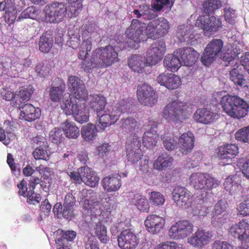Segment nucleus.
I'll return each mask as SVG.
<instances>
[{
  "mask_svg": "<svg viewBox=\"0 0 249 249\" xmlns=\"http://www.w3.org/2000/svg\"><path fill=\"white\" fill-rule=\"evenodd\" d=\"M220 117L219 114L207 108L196 109L194 114V120L198 123L209 124L215 122Z\"/></svg>",
  "mask_w": 249,
  "mask_h": 249,
  "instance_id": "obj_18",
  "label": "nucleus"
},
{
  "mask_svg": "<svg viewBox=\"0 0 249 249\" xmlns=\"http://www.w3.org/2000/svg\"><path fill=\"white\" fill-rule=\"evenodd\" d=\"M36 11L35 8L33 6L27 7L18 16L17 20L18 21H21L22 19L24 18H32L33 19L35 17Z\"/></svg>",
  "mask_w": 249,
  "mask_h": 249,
  "instance_id": "obj_59",
  "label": "nucleus"
},
{
  "mask_svg": "<svg viewBox=\"0 0 249 249\" xmlns=\"http://www.w3.org/2000/svg\"><path fill=\"white\" fill-rule=\"evenodd\" d=\"M202 6L204 12L210 14L216 10L220 9L222 5L220 0H208L203 2Z\"/></svg>",
  "mask_w": 249,
  "mask_h": 249,
  "instance_id": "obj_46",
  "label": "nucleus"
},
{
  "mask_svg": "<svg viewBox=\"0 0 249 249\" xmlns=\"http://www.w3.org/2000/svg\"><path fill=\"white\" fill-rule=\"evenodd\" d=\"M1 11L5 12L4 17L8 22L15 20V7L11 0L1 2Z\"/></svg>",
  "mask_w": 249,
  "mask_h": 249,
  "instance_id": "obj_43",
  "label": "nucleus"
},
{
  "mask_svg": "<svg viewBox=\"0 0 249 249\" xmlns=\"http://www.w3.org/2000/svg\"><path fill=\"white\" fill-rule=\"evenodd\" d=\"M33 155L36 160H43L46 161L49 160L47 151L41 147L36 148L33 153Z\"/></svg>",
  "mask_w": 249,
  "mask_h": 249,
  "instance_id": "obj_62",
  "label": "nucleus"
},
{
  "mask_svg": "<svg viewBox=\"0 0 249 249\" xmlns=\"http://www.w3.org/2000/svg\"><path fill=\"white\" fill-rule=\"evenodd\" d=\"M249 127L246 126L238 130L235 134L236 140L244 143H249Z\"/></svg>",
  "mask_w": 249,
  "mask_h": 249,
  "instance_id": "obj_55",
  "label": "nucleus"
},
{
  "mask_svg": "<svg viewBox=\"0 0 249 249\" xmlns=\"http://www.w3.org/2000/svg\"><path fill=\"white\" fill-rule=\"evenodd\" d=\"M82 0H67L65 4L66 12L69 18L77 17L82 10Z\"/></svg>",
  "mask_w": 249,
  "mask_h": 249,
  "instance_id": "obj_32",
  "label": "nucleus"
},
{
  "mask_svg": "<svg viewBox=\"0 0 249 249\" xmlns=\"http://www.w3.org/2000/svg\"><path fill=\"white\" fill-rule=\"evenodd\" d=\"M65 136L69 139H76L79 135V128L73 122L66 121L63 126Z\"/></svg>",
  "mask_w": 249,
  "mask_h": 249,
  "instance_id": "obj_41",
  "label": "nucleus"
},
{
  "mask_svg": "<svg viewBox=\"0 0 249 249\" xmlns=\"http://www.w3.org/2000/svg\"><path fill=\"white\" fill-rule=\"evenodd\" d=\"M70 38L67 42V45L73 49H77L81 42L80 35L78 33H74L69 35Z\"/></svg>",
  "mask_w": 249,
  "mask_h": 249,
  "instance_id": "obj_58",
  "label": "nucleus"
},
{
  "mask_svg": "<svg viewBox=\"0 0 249 249\" xmlns=\"http://www.w3.org/2000/svg\"><path fill=\"white\" fill-rule=\"evenodd\" d=\"M166 50L165 43L159 40L153 43L147 51L145 63L149 66H154L163 58Z\"/></svg>",
  "mask_w": 249,
  "mask_h": 249,
  "instance_id": "obj_13",
  "label": "nucleus"
},
{
  "mask_svg": "<svg viewBox=\"0 0 249 249\" xmlns=\"http://www.w3.org/2000/svg\"><path fill=\"white\" fill-rule=\"evenodd\" d=\"M68 88L70 92L77 101H86L88 98V91L82 80L78 77L71 75L68 78Z\"/></svg>",
  "mask_w": 249,
  "mask_h": 249,
  "instance_id": "obj_12",
  "label": "nucleus"
},
{
  "mask_svg": "<svg viewBox=\"0 0 249 249\" xmlns=\"http://www.w3.org/2000/svg\"><path fill=\"white\" fill-rule=\"evenodd\" d=\"M119 61L116 47L108 45L99 47L92 53L89 61L83 60L80 67L84 71L90 72L94 68H105Z\"/></svg>",
  "mask_w": 249,
  "mask_h": 249,
  "instance_id": "obj_1",
  "label": "nucleus"
},
{
  "mask_svg": "<svg viewBox=\"0 0 249 249\" xmlns=\"http://www.w3.org/2000/svg\"><path fill=\"white\" fill-rule=\"evenodd\" d=\"M224 186L225 190L231 195L238 194L242 192L243 187L240 183L236 181L234 177H228L224 181Z\"/></svg>",
  "mask_w": 249,
  "mask_h": 249,
  "instance_id": "obj_33",
  "label": "nucleus"
},
{
  "mask_svg": "<svg viewBox=\"0 0 249 249\" xmlns=\"http://www.w3.org/2000/svg\"><path fill=\"white\" fill-rule=\"evenodd\" d=\"M77 107L72 114L75 120L80 124L87 122L89 120V112L86 110L85 104L81 102Z\"/></svg>",
  "mask_w": 249,
  "mask_h": 249,
  "instance_id": "obj_38",
  "label": "nucleus"
},
{
  "mask_svg": "<svg viewBox=\"0 0 249 249\" xmlns=\"http://www.w3.org/2000/svg\"><path fill=\"white\" fill-rule=\"evenodd\" d=\"M223 111L234 119H240L245 117L249 110V104L243 99L236 95L227 94L220 100Z\"/></svg>",
  "mask_w": 249,
  "mask_h": 249,
  "instance_id": "obj_2",
  "label": "nucleus"
},
{
  "mask_svg": "<svg viewBox=\"0 0 249 249\" xmlns=\"http://www.w3.org/2000/svg\"><path fill=\"white\" fill-rule=\"evenodd\" d=\"M162 113L168 121L182 122L188 118L189 107L184 102L174 101L165 106Z\"/></svg>",
  "mask_w": 249,
  "mask_h": 249,
  "instance_id": "obj_4",
  "label": "nucleus"
},
{
  "mask_svg": "<svg viewBox=\"0 0 249 249\" xmlns=\"http://www.w3.org/2000/svg\"><path fill=\"white\" fill-rule=\"evenodd\" d=\"M53 36L47 32L43 33L39 41V50L44 53H48L53 45Z\"/></svg>",
  "mask_w": 249,
  "mask_h": 249,
  "instance_id": "obj_35",
  "label": "nucleus"
},
{
  "mask_svg": "<svg viewBox=\"0 0 249 249\" xmlns=\"http://www.w3.org/2000/svg\"><path fill=\"white\" fill-rule=\"evenodd\" d=\"M230 233L241 242L239 249H249V224L242 220L233 224L229 230Z\"/></svg>",
  "mask_w": 249,
  "mask_h": 249,
  "instance_id": "obj_10",
  "label": "nucleus"
},
{
  "mask_svg": "<svg viewBox=\"0 0 249 249\" xmlns=\"http://www.w3.org/2000/svg\"><path fill=\"white\" fill-rule=\"evenodd\" d=\"M93 193L91 190H83L82 191V197L81 198L80 203L85 209L89 210L90 208L92 200L89 196Z\"/></svg>",
  "mask_w": 249,
  "mask_h": 249,
  "instance_id": "obj_53",
  "label": "nucleus"
},
{
  "mask_svg": "<svg viewBox=\"0 0 249 249\" xmlns=\"http://www.w3.org/2000/svg\"><path fill=\"white\" fill-rule=\"evenodd\" d=\"M206 33H214L222 28V24L220 18L214 16H208Z\"/></svg>",
  "mask_w": 249,
  "mask_h": 249,
  "instance_id": "obj_45",
  "label": "nucleus"
},
{
  "mask_svg": "<svg viewBox=\"0 0 249 249\" xmlns=\"http://www.w3.org/2000/svg\"><path fill=\"white\" fill-rule=\"evenodd\" d=\"M226 204L222 200L218 201L214 205L212 213V222L214 225H223L226 222L228 213L226 212Z\"/></svg>",
  "mask_w": 249,
  "mask_h": 249,
  "instance_id": "obj_20",
  "label": "nucleus"
},
{
  "mask_svg": "<svg viewBox=\"0 0 249 249\" xmlns=\"http://www.w3.org/2000/svg\"><path fill=\"white\" fill-rule=\"evenodd\" d=\"M65 4L54 2L47 4L44 8L45 20L47 22L57 23L64 19L67 14Z\"/></svg>",
  "mask_w": 249,
  "mask_h": 249,
  "instance_id": "obj_6",
  "label": "nucleus"
},
{
  "mask_svg": "<svg viewBox=\"0 0 249 249\" xmlns=\"http://www.w3.org/2000/svg\"><path fill=\"white\" fill-rule=\"evenodd\" d=\"M212 234L209 231L198 229L196 232L188 238L187 242L194 248L202 249L211 241Z\"/></svg>",
  "mask_w": 249,
  "mask_h": 249,
  "instance_id": "obj_16",
  "label": "nucleus"
},
{
  "mask_svg": "<svg viewBox=\"0 0 249 249\" xmlns=\"http://www.w3.org/2000/svg\"><path fill=\"white\" fill-rule=\"evenodd\" d=\"M118 246L121 249H135L139 243V239L131 230L123 231L118 235Z\"/></svg>",
  "mask_w": 249,
  "mask_h": 249,
  "instance_id": "obj_14",
  "label": "nucleus"
},
{
  "mask_svg": "<svg viewBox=\"0 0 249 249\" xmlns=\"http://www.w3.org/2000/svg\"><path fill=\"white\" fill-rule=\"evenodd\" d=\"M172 194L174 202L179 207H188L192 202L193 196L191 192L184 187L179 186L175 187Z\"/></svg>",
  "mask_w": 249,
  "mask_h": 249,
  "instance_id": "obj_17",
  "label": "nucleus"
},
{
  "mask_svg": "<svg viewBox=\"0 0 249 249\" xmlns=\"http://www.w3.org/2000/svg\"><path fill=\"white\" fill-rule=\"evenodd\" d=\"M238 214L243 216H249V199L240 203L237 207Z\"/></svg>",
  "mask_w": 249,
  "mask_h": 249,
  "instance_id": "obj_63",
  "label": "nucleus"
},
{
  "mask_svg": "<svg viewBox=\"0 0 249 249\" xmlns=\"http://www.w3.org/2000/svg\"><path fill=\"white\" fill-rule=\"evenodd\" d=\"M209 15L199 16L196 20L195 25L198 29L202 30L206 33Z\"/></svg>",
  "mask_w": 249,
  "mask_h": 249,
  "instance_id": "obj_60",
  "label": "nucleus"
},
{
  "mask_svg": "<svg viewBox=\"0 0 249 249\" xmlns=\"http://www.w3.org/2000/svg\"><path fill=\"white\" fill-rule=\"evenodd\" d=\"M51 70V66L47 60L38 62L35 68L37 75L42 77L47 76Z\"/></svg>",
  "mask_w": 249,
  "mask_h": 249,
  "instance_id": "obj_49",
  "label": "nucleus"
},
{
  "mask_svg": "<svg viewBox=\"0 0 249 249\" xmlns=\"http://www.w3.org/2000/svg\"><path fill=\"white\" fill-rule=\"evenodd\" d=\"M81 171H83L82 181L86 185L91 187H95L98 184L99 177L95 172L88 167L80 168Z\"/></svg>",
  "mask_w": 249,
  "mask_h": 249,
  "instance_id": "obj_31",
  "label": "nucleus"
},
{
  "mask_svg": "<svg viewBox=\"0 0 249 249\" xmlns=\"http://www.w3.org/2000/svg\"><path fill=\"white\" fill-rule=\"evenodd\" d=\"M92 49V43L90 37L83 40L78 53V58L85 60L89 55V53Z\"/></svg>",
  "mask_w": 249,
  "mask_h": 249,
  "instance_id": "obj_51",
  "label": "nucleus"
},
{
  "mask_svg": "<svg viewBox=\"0 0 249 249\" xmlns=\"http://www.w3.org/2000/svg\"><path fill=\"white\" fill-rule=\"evenodd\" d=\"M195 137L194 134L187 131L179 136L178 142V149L183 155L190 153L195 146Z\"/></svg>",
  "mask_w": 249,
  "mask_h": 249,
  "instance_id": "obj_21",
  "label": "nucleus"
},
{
  "mask_svg": "<svg viewBox=\"0 0 249 249\" xmlns=\"http://www.w3.org/2000/svg\"><path fill=\"white\" fill-rule=\"evenodd\" d=\"M62 137V133L60 128L55 127L50 132L49 138L51 141L55 143L60 142Z\"/></svg>",
  "mask_w": 249,
  "mask_h": 249,
  "instance_id": "obj_61",
  "label": "nucleus"
},
{
  "mask_svg": "<svg viewBox=\"0 0 249 249\" xmlns=\"http://www.w3.org/2000/svg\"><path fill=\"white\" fill-rule=\"evenodd\" d=\"M103 188L108 192H116L122 185L121 175L112 174L104 177L101 181Z\"/></svg>",
  "mask_w": 249,
  "mask_h": 249,
  "instance_id": "obj_25",
  "label": "nucleus"
},
{
  "mask_svg": "<svg viewBox=\"0 0 249 249\" xmlns=\"http://www.w3.org/2000/svg\"><path fill=\"white\" fill-rule=\"evenodd\" d=\"M126 152L127 160L131 164L137 163L142 157L141 148L132 149V147H126Z\"/></svg>",
  "mask_w": 249,
  "mask_h": 249,
  "instance_id": "obj_44",
  "label": "nucleus"
},
{
  "mask_svg": "<svg viewBox=\"0 0 249 249\" xmlns=\"http://www.w3.org/2000/svg\"><path fill=\"white\" fill-rule=\"evenodd\" d=\"M128 65L135 72L142 73L144 71L145 63L143 62L142 57L140 55L130 56L128 60Z\"/></svg>",
  "mask_w": 249,
  "mask_h": 249,
  "instance_id": "obj_36",
  "label": "nucleus"
},
{
  "mask_svg": "<svg viewBox=\"0 0 249 249\" xmlns=\"http://www.w3.org/2000/svg\"><path fill=\"white\" fill-rule=\"evenodd\" d=\"M154 249H185V248L182 244L176 242L166 241L160 243Z\"/></svg>",
  "mask_w": 249,
  "mask_h": 249,
  "instance_id": "obj_56",
  "label": "nucleus"
},
{
  "mask_svg": "<svg viewBox=\"0 0 249 249\" xmlns=\"http://www.w3.org/2000/svg\"><path fill=\"white\" fill-rule=\"evenodd\" d=\"M97 130L94 124L89 123L83 126L81 129V136L86 141H91L96 136Z\"/></svg>",
  "mask_w": 249,
  "mask_h": 249,
  "instance_id": "obj_42",
  "label": "nucleus"
},
{
  "mask_svg": "<svg viewBox=\"0 0 249 249\" xmlns=\"http://www.w3.org/2000/svg\"><path fill=\"white\" fill-rule=\"evenodd\" d=\"M149 200L153 205L160 206L164 204L165 199L164 196L160 192L153 191L150 193Z\"/></svg>",
  "mask_w": 249,
  "mask_h": 249,
  "instance_id": "obj_54",
  "label": "nucleus"
},
{
  "mask_svg": "<svg viewBox=\"0 0 249 249\" xmlns=\"http://www.w3.org/2000/svg\"><path fill=\"white\" fill-rule=\"evenodd\" d=\"M107 101L105 97L100 94L93 95L90 102L91 107L96 112L97 114H100V112L104 110Z\"/></svg>",
  "mask_w": 249,
  "mask_h": 249,
  "instance_id": "obj_39",
  "label": "nucleus"
},
{
  "mask_svg": "<svg viewBox=\"0 0 249 249\" xmlns=\"http://www.w3.org/2000/svg\"><path fill=\"white\" fill-rule=\"evenodd\" d=\"M216 157L223 166L233 163L234 159L239 154V147L237 144H224L218 146L216 150Z\"/></svg>",
  "mask_w": 249,
  "mask_h": 249,
  "instance_id": "obj_8",
  "label": "nucleus"
},
{
  "mask_svg": "<svg viewBox=\"0 0 249 249\" xmlns=\"http://www.w3.org/2000/svg\"><path fill=\"white\" fill-rule=\"evenodd\" d=\"M157 81L169 90L176 89L181 85L180 77L171 73H161L157 76Z\"/></svg>",
  "mask_w": 249,
  "mask_h": 249,
  "instance_id": "obj_19",
  "label": "nucleus"
},
{
  "mask_svg": "<svg viewBox=\"0 0 249 249\" xmlns=\"http://www.w3.org/2000/svg\"><path fill=\"white\" fill-rule=\"evenodd\" d=\"M164 147L168 150H173L177 146V141L173 134L169 133H165L161 136Z\"/></svg>",
  "mask_w": 249,
  "mask_h": 249,
  "instance_id": "obj_50",
  "label": "nucleus"
},
{
  "mask_svg": "<svg viewBox=\"0 0 249 249\" xmlns=\"http://www.w3.org/2000/svg\"><path fill=\"white\" fill-rule=\"evenodd\" d=\"M223 42L220 39H213L206 46L201 57L202 63L209 66L221 52Z\"/></svg>",
  "mask_w": 249,
  "mask_h": 249,
  "instance_id": "obj_9",
  "label": "nucleus"
},
{
  "mask_svg": "<svg viewBox=\"0 0 249 249\" xmlns=\"http://www.w3.org/2000/svg\"><path fill=\"white\" fill-rule=\"evenodd\" d=\"M66 85L63 80L57 77L52 82L49 90V97L53 102H59L65 90Z\"/></svg>",
  "mask_w": 249,
  "mask_h": 249,
  "instance_id": "obj_23",
  "label": "nucleus"
},
{
  "mask_svg": "<svg viewBox=\"0 0 249 249\" xmlns=\"http://www.w3.org/2000/svg\"><path fill=\"white\" fill-rule=\"evenodd\" d=\"M173 161L172 157L167 153H162L154 161V168L159 171H163L170 166Z\"/></svg>",
  "mask_w": 249,
  "mask_h": 249,
  "instance_id": "obj_34",
  "label": "nucleus"
},
{
  "mask_svg": "<svg viewBox=\"0 0 249 249\" xmlns=\"http://www.w3.org/2000/svg\"><path fill=\"white\" fill-rule=\"evenodd\" d=\"M194 225L188 220H180L173 224L168 230V235L174 240L184 239L193 231Z\"/></svg>",
  "mask_w": 249,
  "mask_h": 249,
  "instance_id": "obj_7",
  "label": "nucleus"
},
{
  "mask_svg": "<svg viewBox=\"0 0 249 249\" xmlns=\"http://www.w3.org/2000/svg\"><path fill=\"white\" fill-rule=\"evenodd\" d=\"M239 66L234 68L230 71V79L234 84L242 86L246 81L243 74H241Z\"/></svg>",
  "mask_w": 249,
  "mask_h": 249,
  "instance_id": "obj_52",
  "label": "nucleus"
},
{
  "mask_svg": "<svg viewBox=\"0 0 249 249\" xmlns=\"http://www.w3.org/2000/svg\"><path fill=\"white\" fill-rule=\"evenodd\" d=\"M148 24L138 19L132 20L130 25L125 31V35L128 38L127 43L129 47L137 49L139 47L140 43L150 38L148 34Z\"/></svg>",
  "mask_w": 249,
  "mask_h": 249,
  "instance_id": "obj_3",
  "label": "nucleus"
},
{
  "mask_svg": "<svg viewBox=\"0 0 249 249\" xmlns=\"http://www.w3.org/2000/svg\"><path fill=\"white\" fill-rule=\"evenodd\" d=\"M134 200H135V201H133V203L136 205L139 210L145 213L149 212V204L145 197L137 195L135 196Z\"/></svg>",
  "mask_w": 249,
  "mask_h": 249,
  "instance_id": "obj_48",
  "label": "nucleus"
},
{
  "mask_svg": "<svg viewBox=\"0 0 249 249\" xmlns=\"http://www.w3.org/2000/svg\"><path fill=\"white\" fill-rule=\"evenodd\" d=\"M81 103L80 101H77L75 99L70 97L67 99H63L61 103L60 107L66 115H72L75 110L77 109V107L79 106Z\"/></svg>",
  "mask_w": 249,
  "mask_h": 249,
  "instance_id": "obj_37",
  "label": "nucleus"
},
{
  "mask_svg": "<svg viewBox=\"0 0 249 249\" xmlns=\"http://www.w3.org/2000/svg\"><path fill=\"white\" fill-rule=\"evenodd\" d=\"M20 108V116L28 122L34 121L41 116L40 108L35 107L31 104H26Z\"/></svg>",
  "mask_w": 249,
  "mask_h": 249,
  "instance_id": "obj_28",
  "label": "nucleus"
},
{
  "mask_svg": "<svg viewBox=\"0 0 249 249\" xmlns=\"http://www.w3.org/2000/svg\"><path fill=\"white\" fill-rule=\"evenodd\" d=\"M99 114H97L99 118V123L100 124L101 129L104 130L108 126L114 124L120 117V114L118 113L110 111V109L104 110L100 112Z\"/></svg>",
  "mask_w": 249,
  "mask_h": 249,
  "instance_id": "obj_27",
  "label": "nucleus"
},
{
  "mask_svg": "<svg viewBox=\"0 0 249 249\" xmlns=\"http://www.w3.org/2000/svg\"><path fill=\"white\" fill-rule=\"evenodd\" d=\"M237 166L244 175L249 178V159L248 160H240L237 163Z\"/></svg>",
  "mask_w": 249,
  "mask_h": 249,
  "instance_id": "obj_64",
  "label": "nucleus"
},
{
  "mask_svg": "<svg viewBox=\"0 0 249 249\" xmlns=\"http://www.w3.org/2000/svg\"><path fill=\"white\" fill-rule=\"evenodd\" d=\"M138 101L146 106H152L157 101V97L153 88L146 84L138 86L137 91Z\"/></svg>",
  "mask_w": 249,
  "mask_h": 249,
  "instance_id": "obj_15",
  "label": "nucleus"
},
{
  "mask_svg": "<svg viewBox=\"0 0 249 249\" xmlns=\"http://www.w3.org/2000/svg\"><path fill=\"white\" fill-rule=\"evenodd\" d=\"M76 232L73 231H64L58 229L54 233L55 243L59 246L64 244L70 245L69 241H72L76 236Z\"/></svg>",
  "mask_w": 249,
  "mask_h": 249,
  "instance_id": "obj_30",
  "label": "nucleus"
},
{
  "mask_svg": "<svg viewBox=\"0 0 249 249\" xmlns=\"http://www.w3.org/2000/svg\"><path fill=\"white\" fill-rule=\"evenodd\" d=\"M190 184L195 189L211 190L219 184V182L207 173H195L190 178Z\"/></svg>",
  "mask_w": 249,
  "mask_h": 249,
  "instance_id": "obj_5",
  "label": "nucleus"
},
{
  "mask_svg": "<svg viewBox=\"0 0 249 249\" xmlns=\"http://www.w3.org/2000/svg\"><path fill=\"white\" fill-rule=\"evenodd\" d=\"M18 90L21 96V98L22 101L25 103L30 99L32 95L35 91V89L32 85H29L27 88L22 87L19 88Z\"/></svg>",
  "mask_w": 249,
  "mask_h": 249,
  "instance_id": "obj_57",
  "label": "nucleus"
},
{
  "mask_svg": "<svg viewBox=\"0 0 249 249\" xmlns=\"http://www.w3.org/2000/svg\"><path fill=\"white\" fill-rule=\"evenodd\" d=\"M139 124L136 119L132 117H127L122 120L121 127L127 133H133L138 128Z\"/></svg>",
  "mask_w": 249,
  "mask_h": 249,
  "instance_id": "obj_40",
  "label": "nucleus"
},
{
  "mask_svg": "<svg viewBox=\"0 0 249 249\" xmlns=\"http://www.w3.org/2000/svg\"><path fill=\"white\" fill-rule=\"evenodd\" d=\"M169 28L168 20L163 17H160L148 23V34L151 39H159L168 33Z\"/></svg>",
  "mask_w": 249,
  "mask_h": 249,
  "instance_id": "obj_11",
  "label": "nucleus"
},
{
  "mask_svg": "<svg viewBox=\"0 0 249 249\" xmlns=\"http://www.w3.org/2000/svg\"><path fill=\"white\" fill-rule=\"evenodd\" d=\"M164 224V218L156 214L148 215L144 221V225L147 230L153 234L158 233L162 230Z\"/></svg>",
  "mask_w": 249,
  "mask_h": 249,
  "instance_id": "obj_24",
  "label": "nucleus"
},
{
  "mask_svg": "<svg viewBox=\"0 0 249 249\" xmlns=\"http://www.w3.org/2000/svg\"><path fill=\"white\" fill-rule=\"evenodd\" d=\"M158 123L155 121H149L148 126L149 130L145 132L142 137V143L144 146L152 148L156 145L159 139V135L156 129Z\"/></svg>",
  "mask_w": 249,
  "mask_h": 249,
  "instance_id": "obj_22",
  "label": "nucleus"
},
{
  "mask_svg": "<svg viewBox=\"0 0 249 249\" xmlns=\"http://www.w3.org/2000/svg\"><path fill=\"white\" fill-rule=\"evenodd\" d=\"M177 53V50L173 54H168L164 57L163 65L169 71L176 72L182 65L179 55Z\"/></svg>",
  "mask_w": 249,
  "mask_h": 249,
  "instance_id": "obj_29",
  "label": "nucleus"
},
{
  "mask_svg": "<svg viewBox=\"0 0 249 249\" xmlns=\"http://www.w3.org/2000/svg\"><path fill=\"white\" fill-rule=\"evenodd\" d=\"M182 64L186 66H192L197 60L199 53L192 48H183L177 50Z\"/></svg>",
  "mask_w": 249,
  "mask_h": 249,
  "instance_id": "obj_26",
  "label": "nucleus"
},
{
  "mask_svg": "<svg viewBox=\"0 0 249 249\" xmlns=\"http://www.w3.org/2000/svg\"><path fill=\"white\" fill-rule=\"evenodd\" d=\"M95 234L102 243H106L109 241L107 235L106 227L100 222L97 223L94 227Z\"/></svg>",
  "mask_w": 249,
  "mask_h": 249,
  "instance_id": "obj_47",
  "label": "nucleus"
}]
</instances>
